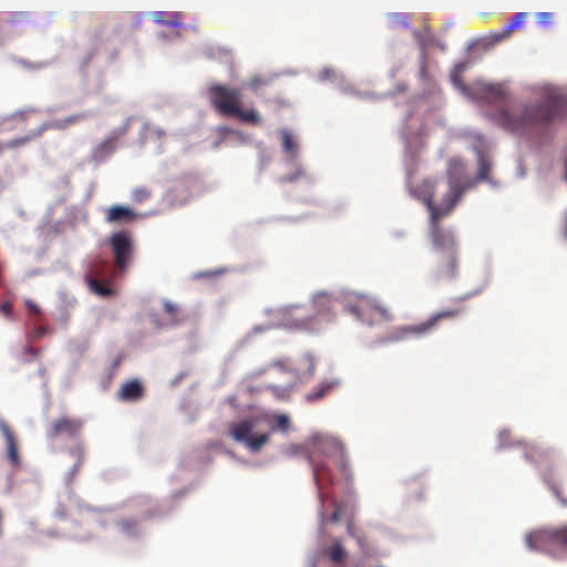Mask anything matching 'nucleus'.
Wrapping results in <instances>:
<instances>
[{
  "label": "nucleus",
  "instance_id": "nucleus-35",
  "mask_svg": "<svg viewBox=\"0 0 567 567\" xmlns=\"http://www.w3.org/2000/svg\"><path fill=\"white\" fill-rule=\"evenodd\" d=\"M290 427V420L286 414L276 415V429L287 432Z\"/></svg>",
  "mask_w": 567,
  "mask_h": 567
},
{
  "label": "nucleus",
  "instance_id": "nucleus-44",
  "mask_svg": "<svg viewBox=\"0 0 567 567\" xmlns=\"http://www.w3.org/2000/svg\"><path fill=\"white\" fill-rule=\"evenodd\" d=\"M28 308H29L30 312L33 315L40 313V308L32 302H28Z\"/></svg>",
  "mask_w": 567,
  "mask_h": 567
},
{
  "label": "nucleus",
  "instance_id": "nucleus-34",
  "mask_svg": "<svg viewBox=\"0 0 567 567\" xmlns=\"http://www.w3.org/2000/svg\"><path fill=\"white\" fill-rule=\"evenodd\" d=\"M303 365L307 369L309 377H312L316 372V360L310 353H305L301 358Z\"/></svg>",
  "mask_w": 567,
  "mask_h": 567
},
{
  "label": "nucleus",
  "instance_id": "nucleus-42",
  "mask_svg": "<svg viewBox=\"0 0 567 567\" xmlns=\"http://www.w3.org/2000/svg\"><path fill=\"white\" fill-rule=\"evenodd\" d=\"M467 69V63L466 62H461V63H457L453 71L454 73H457V74H463Z\"/></svg>",
  "mask_w": 567,
  "mask_h": 567
},
{
  "label": "nucleus",
  "instance_id": "nucleus-46",
  "mask_svg": "<svg viewBox=\"0 0 567 567\" xmlns=\"http://www.w3.org/2000/svg\"><path fill=\"white\" fill-rule=\"evenodd\" d=\"M259 83H260L259 79L258 78H254V79L250 80L249 86L250 87H257L259 85Z\"/></svg>",
  "mask_w": 567,
  "mask_h": 567
},
{
  "label": "nucleus",
  "instance_id": "nucleus-40",
  "mask_svg": "<svg viewBox=\"0 0 567 567\" xmlns=\"http://www.w3.org/2000/svg\"><path fill=\"white\" fill-rule=\"evenodd\" d=\"M338 465L340 467L341 473L348 477L349 464L344 455H341Z\"/></svg>",
  "mask_w": 567,
  "mask_h": 567
},
{
  "label": "nucleus",
  "instance_id": "nucleus-17",
  "mask_svg": "<svg viewBox=\"0 0 567 567\" xmlns=\"http://www.w3.org/2000/svg\"><path fill=\"white\" fill-rule=\"evenodd\" d=\"M334 302H336V299H333L328 292H324V291L317 292L312 297V307L315 310L313 316L329 315L333 308Z\"/></svg>",
  "mask_w": 567,
  "mask_h": 567
},
{
  "label": "nucleus",
  "instance_id": "nucleus-38",
  "mask_svg": "<svg viewBox=\"0 0 567 567\" xmlns=\"http://www.w3.org/2000/svg\"><path fill=\"white\" fill-rule=\"evenodd\" d=\"M413 35L416 39V41H417L419 45L421 47V49L424 50L425 47L427 45V42H429L426 35H424L419 30H414L413 31Z\"/></svg>",
  "mask_w": 567,
  "mask_h": 567
},
{
  "label": "nucleus",
  "instance_id": "nucleus-3",
  "mask_svg": "<svg viewBox=\"0 0 567 567\" xmlns=\"http://www.w3.org/2000/svg\"><path fill=\"white\" fill-rule=\"evenodd\" d=\"M425 194L423 203L430 213V238L432 246L439 255L457 254V245L451 230L441 226V219L449 216L455 207L434 203V185L430 181L423 183Z\"/></svg>",
  "mask_w": 567,
  "mask_h": 567
},
{
  "label": "nucleus",
  "instance_id": "nucleus-33",
  "mask_svg": "<svg viewBox=\"0 0 567 567\" xmlns=\"http://www.w3.org/2000/svg\"><path fill=\"white\" fill-rule=\"evenodd\" d=\"M165 312L172 318V322L177 323L179 321V307L171 301L164 302Z\"/></svg>",
  "mask_w": 567,
  "mask_h": 567
},
{
  "label": "nucleus",
  "instance_id": "nucleus-48",
  "mask_svg": "<svg viewBox=\"0 0 567 567\" xmlns=\"http://www.w3.org/2000/svg\"><path fill=\"white\" fill-rule=\"evenodd\" d=\"M421 72L424 73L425 72V63H423L422 68H421Z\"/></svg>",
  "mask_w": 567,
  "mask_h": 567
},
{
  "label": "nucleus",
  "instance_id": "nucleus-12",
  "mask_svg": "<svg viewBox=\"0 0 567 567\" xmlns=\"http://www.w3.org/2000/svg\"><path fill=\"white\" fill-rule=\"evenodd\" d=\"M458 272L457 266V254H442L439 258V265L435 270V278L439 280L442 279H453L456 277Z\"/></svg>",
  "mask_w": 567,
  "mask_h": 567
},
{
  "label": "nucleus",
  "instance_id": "nucleus-29",
  "mask_svg": "<svg viewBox=\"0 0 567 567\" xmlns=\"http://www.w3.org/2000/svg\"><path fill=\"white\" fill-rule=\"evenodd\" d=\"M70 453L74 456V458L76 460L75 464L73 465L72 467V474H76L79 471H80V467L82 466L84 460H85V451H84V447L83 445L81 444H78L76 446H74Z\"/></svg>",
  "mask_w": 567,
  "mask_h": 567
},
{
  "label": "nucleus",
  "instance_id": "nucleus-28",
  "mask_svg": "<svg viewBox=\"0 0 567 567\" xmlns=\"http://www.w3.org/2000/svg\"><path fill=\"white\" fill-rule=\"evenodd\" d=\"M282 148L285 153L296 157L298 152V143L293 140L288 131L282 132Z\"/></svg>",
  "mask_w": 567,
  "mask_h": 567
},
{
  "label": "nucleus",
  "instance_id": "nucleus-31",
  "mask_svg": "<svg viewBox=\"0 0 567 567\" xmlns=\"http://www.w3.org/2000/svg\"><path fill=\"white\" fill-rule=\"evenodd\" d=\"M152 195V192L148 187L146 186H140V187H136L133 189L132 192V199L137 203V204H141V203H144L145 200H147Z\"/></svg>",
  "mask_w": 567,
  "mask_h": 567
},
{
  "label": "nucleus",
  "instance_id": "nucleus-45",
  "mask_svg": "<svg viewBox=\"0 0 567 567\" xmlns=\"http://www.w3.org/2000/svg\"><path fill=\"white\" fill-rule=\"evenodd\" d=\"M286 362H287V360H286V359H281V360H277V361H275V362L272 363V365H274V367H278V368H280V369L285 370V369H286Z\"/></svg>",
  "mask_w": 567,
  "mask_h": 567
},
{
  "label": "nucleus",
  "instance_id": "nucleus-32",
  "mask_svg": "<svg viewBox=\"0 0 567 567\" xmlns=\"http://www.w3.org/2000/svg\"><path fill=\"white\" fill-rule=\"evenodd\" d=\"M369 306V300L367 298H359L354 305H348V309L350 312L357 316V318L362 319L364 309Z\"/></svg>",
  "mask_w": 567,
  "mask_h": 567
},
{
  "label": "nucleus",
  "instance_id": "nucleus-22",
  "mask_svg": "<svg viewBox=\"0 0 567 567\" xmlns=\"http://www.w3.org/2000/svg\"><path fill=\"white\" fill-rule=\"evenodd\" d=\"M116 526L124 535L130 537L136 536L140 529L138 520L133 517L118 519Z\"/></svg>",
  "mask_w": 567,
  "mask_h": 567
},
{
  "label": "nucleus",
  "instance_id": "nucleus-41",
  "mask_svg": "<svg viewBox=\"0 0 567 567\" xmlns=\"http://www.w3.org/2000/svg\"><path fill=\"white\" fill-rule=\"evenodd\" d=\"M553 492L560 505L567 507V498L561 495L560 491H558L556 487H553Z\"/></svg>",
  "mask_w": 567,
  "mask_h": 567
},
{
  "label": "nucleus",
  "instance_id": "nucleus-8",
  "mask_svg": "<svg viewBox=\"0 0 567 567\" xmlns=\"http://www.w3.org/2000/svg\"><path fill=\"white\" fill-rule=\"evenodd\" d=\"M109 241L116 268L121 272H125L131 265L134 254L131 235L127 231H117L111 235Z\"/></svg>",
  "mask_w": 567,
  "mask_h": 567
},
{
  "label": "nucleus",
  "instance_id": "nucleus-24",
  "mask_svg": "<svg viewBox=\"0 0 567 567\" xmlns=\"http://www.w3.org/2000/svg\"><path fill=\"white\" fill-rule=\"evenodd\" d=\"M328 553L330 560L336 565H342L347 558V551L339 540L333 542Z\"/></svg>",
  "mask_w": 567,
  "mask_h": 567
},
{
  "label": "nucleus",
  "instance_id": "nucleus-21",
  "mask_svg": "<svg viewBox=\"0 0 567 567\" xmlns=\"http://www.w3.org/2000/svg\"><path fill=\"white\" fill-rule=\"evenodd\" d=\"M89 112H80L64 118L55 120L50 126L55 130H65L66 127L85 120Z\"/></svg>",
  "mask_w": 567,
  "mask_h": 567
},
{
  "label": "nucleus",
  "instance_id": "nucleus-1",
  "mask_svg": "<svg viewBox=\"0 0 567 567\" xmlns=\"http://www.w3.org/2000/svg\"><path fill=\"white\" fill-rule=\"evenodd\" d=\"M566 114V100L557 94H546L538 103L526 105L519 115L507 109L488 113V117L502 128L512 133H523L532 127L546 126Z\"/></svg>",
  "mask_w": 567,
  "mask_h": 567
},
{
  "label": "nucleus",
  "instance_id": "nucleus-13",
  "mask_svg": "<svg viewBox=\"0 0 567 567\" xmlns=\"http://www.w3.org/2000/svg\"><path fill=\"white\" fill-rule=\"evenodd\" d=\"M527 18L526 12L516 13L512 21L501 31L492 32L487 38V44L493 45L511 37L514 30L520 28Z\"/></svg>",
  "mask_w": 567,
  "mask_h": 567
},
{
  "label": "nucleus",
  "instance_id": "nucleus-11",
  "mask_svg": "<svg viewBox=\"0 0 567 567\" xmlns=\"http://www.w3.org/2000/svg\"><path fill=\"white\" fill-rule=\"evenodd\" d=\"M305 309L302 306H288L285 308V316L291 317V319H287L286 326L291 329L298 330H310L312 328V318L311 315H302L299 313Z\"/></svg>",
  "mask_w": 567,
  "mask_h": 567
},
{
  "label": "nucleus",
  "instance_id": "nucleus-27",
  "mask_svg": "<svg viewBox=\"0 0 567 567\" xmlns=\"http://www.w3.org/2000/svg\"><path fill=\"white\" fill-rule=\"evenodd\" d=\"M268 442H269V434H267V433L257 434V435L251 434L245 444L252 452H257Z\"/></svg>",
  "mask_w": 567,
  "mask_h": 567
},
{
  "label": "nucleus",
  "instance_id": "nucleus-19",
  "mask_svg": "<svg viewBox=\"0 0 567 567\" xmlns=\"http://www.w3.org/2000/svg\"><path fill=\"white\" fill-rule=\"evenodd\" d=\"M337 381H324L320 383L317 388L307 393V402L312 403L322 400L337 386Z\"/></svg>",
  "mask_w": 567,
  "mask_h": 567
},
{
  "label": "nucleus",
  "instance_id": "nucleus-20",
  "mask_svg": "<svg viewBox=\"0 0 567 567\" xmlns=\"http://www.w3.org/2000/svg\"><path fill=\"white\" fill-rule=\"evenodd\" d=\"M183 18L182 12H166V11H158L153 13V19L161 24H166L171 27H177L181 24Z\"/></svg>",
  "mask_w": 567,
  "mask_h": 567
},
{
  "label": "nucleus",
  "instance_id": "nucleus-43",
  "mask_svg": "<svg viewBox=\"0 0 567 567\" xmlns=\"http://www.w3.org/2000/svg\"><path fill=\"white\" fill-rule=\"evenodd\" d=\"M48 331L47 327H38L34 329L33 333L35 338H42Z\"/></svg>",
  "mask_w": 567,
  "mask_h": 567
},
{
  "label": "nucleus",
  "instance_id": "nucleus-2",
  "mask_svg": "<svg viewBox=\"0 0 567 567\" xmlns=\"http://www.w3.org/2000/svg\"><path fill=\"white\" fill-rule=\"evenodd\" d=\"M208 96L212 106L220 115L236 117L250 125L261 123V116L256 109H243V93L239 89L215 83L208 87Z\"/></svg>",
  "mask_w": 567,
  "mask_h": 567
},
{
  "label": "nucleus",
  "instance_id": "nucleus-5",
  "mask_svg": "<svg viewBox=\"0 0 567 567\" xmlns=\"http://www.w3.org/2000/svg\"><path fill=\"white\" fill-rule=\"evenodd\" d=\"M464 312V308H449L442 309L431 317H429L425 321L414 324H406L396 328L390 337L391 341H401L406 340L409 338H421L431 333L434 329H436L437 324L442 320H452L457 318Z\"/></svg>",
  "mask_w": 567,
  "mask_h": 567
},
{
  "label": "nucleus",
  "instance_id": "nucleus-10",
  "mask_svg": "<svg viewBox=\"0 0 567 567\" xmlns=\"http://www.w3.org/2000/svg\"><path fill=\"white\" fill-rule=\"evenodd\" d=\"M142 215L131 207L113 205L106 209L105 220L112 225H130L136 221Z\"/></svg>",
  "mask_w": 567,
  "mask_h": 567
},
{
  "label": "nucleus",
  "instance_id": "nucleus-18",
  "mask_svg": "<svg viewBox=\"0 0 567 567\" xmlns=\"http://www.w3.org/2000/svg\"><path fill=\"white\" fill-rule=\"evenodd\" d=\"M252 427V422L245 420L230 424L229 433L236 442L246 443L251 435Z\"/></svg>",
  "mask_w": 567,
  "mask_h": 567
},
{
  "label": "nucleus",
  "instance_id": "nucleus-14",
  "mask_svg": "<svg viewBox=\"0 0 567 567\" xmlns=\"http://www.w3.org/2000/svg\"><path fill=\"white\" fill-rule=\"evenodd\" d=\"M0 432L2 433L6 440L9 461L13 466H19L20 456L18 452L17 440L9 424L3 419H0Z\"/></svg>",
  "mask_w": 567,
  "mask_h": 567
},
{
  "label": "nucleus",
  "instance_id": "nucleus-4",
  "mask_svg": "<svg viewBox=\"0 0 567 567\" xmlns=\"http://www.w3.org/2000/svg\"><path fill=\"white\" fill-rule=\"evenodd\" d=\"M463 74L451 73V81L463 94L477 100L485 101L491 104L503 103L507 101V91L499 83H487L484 81H475L470 84L463 82Z\"/></svg>",
  "mask_w": 567,
  "mask_h": 567
},
{
  "label": "nucleus",
  "instance_id": "nucleus-30",
  "mask_svg": "<svg viewBox=\"0 0 567 567\" xmlns=\"http://www.w3.org/2000/svg\"><path fill=\"white\" fill-rule=\"evenodd\" d=\"M389 24L392 29H398L400 27L408 28L409 17L403 13H392L389 16Z\"/></svg>",
  "mask_w": 567,
  "mask_h": 567
},
{
  "label": "nucleus",
  "instance_id": "nucleus-49",
  "mask_svg": "<svg viewBox=\"0 0 567 567\" xmlns=\"http://www.w3.org/2000/svg\"><path fill=\"white\" fill-rule=\"evenodd\" d=\"M255 331H264L262 328H255Z\"/></svg>",
  "mask_w": 567,
  "mask_h": 567
},
{
  "label": "nucleus",
  "instance_id": "nucleus-26",
  "mask_svg": "<svg viewBox=\"0 0 567 567\" xmlns=\"http://www.w3.org/2000/svg\"><path fill=\"white\" fill-rule=\"evenodd\" d=\"M89 287L91 291L100 297H110L113 295V289L109 282H102L96 278H89Z\"/></svg>",
  "mask_w": 567,
  "mask_h": 567
},
{
  "label": "nucleus",
  "instance_id": "nucleus-37",
  "mask_svg": "<svg viewBox=\"0 0 567 567\" xmlns=\"http://www.w3.org/2000/svg\"><path fill=\"white\" fill-rule=\"evenodd\" d=\"M537 21L542 25H548L553 21V13L551 12L537 13Z\"/></svg>",
  "mask_w": 567,
  "mask_h": 567
},
{
  "label": "nucleus",
  "instance_id": "nucleus-25",
  "mask_svg": "<svg viewBox=\"0 0 567 567\" xmlns=\"http://www.w3.org/2000/svg\"><path fill=\"white\" fill-rule=\"evenodd\" d=\"M323 502H321V507L319 509V516H320V522L321 524H326L327 520L333 523V524H338L340 520H341V516H342V505L337 503L336 501H333V505H334V512L330 515V517L327 516V513H326V509L323 507Z\"/></svg>",
  "mask_w": 567,
  "mask_h": 567
},
{
  "label": "nucleus",
  "instance_id": "nucleus-47",
  "mask_svg": "<svg viewBox=\"0 0 567 567\" xmlns=\"http://www.w3.org/2000/svg\"><path fill=\"white\" fill-rule=\"evenodd\" d=\"M2 523H3V513H2V511L0 509V537H1V536H2V534H3Z\"/></svg>",
  "mask_w": 567,
  "mask_h": 567
},
{
  "label": "nucleus",
  "instance_id": "nucleus-6",
  "mask_svg": "<svg viewBox=\"0 0 567 567\" xmlns=\"http://www.w3.org/2000/svg\"><path fill=\"white\" fill-rule=\"evenodd\" d=\"M447 192L441 200V205L455 207L463 195L475 186V182L465 175V164L460 158H451L446 168Z\"/></svg>",
  "mask_w": 567,
  "mask_h": 567
},
{
  "label": "nucleus",
  "instance_id": "nucleus-23",
  "mask_svg": "<svg viewBox=\"0 0 567 567\" xmlns=\"http://www.w3.org/2000/svg\"><path fill=\"white\" fill-rule=\"evenodd\" d=\"M478 156V172L476 176V181H487L489 178V172H491V161L489 158L482 152H477Z\"/></svg>",
  "mask_w": 567,
  "mask_h": 567
},
{
  "label": "nucleus",
  "instance_id": "nucleus-9",
  "mask_svg": "<svg viewBox=\"0 0 567 567\" xmlns=\"http://www.w3.org/2000/svg\"><path fill=\"white\" fill-rule=\"evenodd\" d=\"M84 425V421L80 417L61 416L54 420L47 431L50 440H56L61 436L68 439H78Z\"/></svg>",
  "mask_w": 567,
  "mask_h": 567
},
{
  "label": "nucleus",
  "instance_id": "nucleus-15",
  "mask_svg": "<svg viewBox=\"0 0 567 567\" xmlns=\"http://www.w3.org/2000/svg\"><path fill=\"white\" fill-rule=\"evenodd\" d=\"M143 396L144 386L137 379L123 383L118 391V398L127 402L140 401Z\"/></svg>",
  "mask_w": 567,
  "mask_h": 567
},
{
  "label": "nucleus",
  "instance_id": "nucleus-16",
  "mask_svg": "<svg viewBox=\"0 0 567 567\" xmlns=\"http://www.w3.org/2000/svg\"><path fill=\"white\" fill-rule=\"evenodd\" d=\"M315 482L319 489L320 502L324 501L326 494L322 492L324 484H332L333 478L329 466L321 462L313 465Z\"/></svg>",
  "mask_w": 567,
  "mask_h": 567
},
{
  "label": "nucleus",
  "instance_id": "nucleus-36",
  "mask_svg": "<svg viewBox=\"0 0 567 567\" xmlns=\"http://www.w3.org/2000/svg\"><path fill=\"white\" fill-rule=\"evenodd\" d=\"M34 135H32V136L28 135V136L10 140L9 142H7L6 147L7 148H17V147H20L22 145H25L27 143H29L31 141V138Z\"/></svg>",
  "mask_w": 567,
  "mask_h": 567
},
{
  "label": "nucleus",
  "instance_id": "nucleus-7",
  "mask_svg": "<svg viewBox=\"0 0 567 567\" xmlns=\"http://www.w3.org/2000/svg\"><path fill=\"white\" fill-rule=\"evenodd\" d=\"M526 545L532 550L554 553L567 548V523L555 528L534 530L526 535Z\"/></svg>",
  "mask_w": 567,
  "mask_h": 567
},
{
  "label": "nucleus",
  "instance_id": "nucleus-39",
  "mask_svg": "<svg viewBox=\"0 0 567 567\" xmlns=\"http://www.w3.org/2000/svg\"><path fill=\"white\" fill-rule=\"evenodd\" d=\"M0 313L7 318H10L12 315V306L10 302H4L0 305Z\"/></svg>",
  "mask_w": 567,
  "mask_h": 567
}]
</instances>
